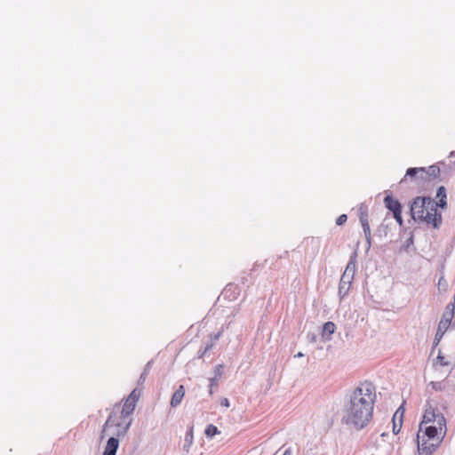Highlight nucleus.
<instances>
[{"mask_svg": "<svg viewBox=\"0 0 455 455\" xmlns=\"http://www.w3.org/2000/svg\"><path fill=\"white\" fill-rule=\"evenodd\" d=\"M430 386L432 387V388L435 391H443L444 389V385L443 382H435V381H432L430 383Z\"/></svg>", "mask_w": 455, "mask_h": 455, "instance_id": "obj_18", "label": "nucleus"}, {"mask_svg": "<svg viewBox=\"0 0 455 455\" xmlns=\"http://www.w3.org/2000/svg\"><path fill=\"white\" fill-rule=\"evenodd\" d=\"M357 213L360 223L363 227L364 236L367 242L370 243L371 239V228L369 223V211L365 204H361L357 208Z\"/></svg>", "mask_w": 455, "mask_h": 455, "instance_id": "obj_7", "label": "nucleus"}, {"mask_svg": "<svg viewBox=\"0 0 455 455\" xmlns=\"http://www.w3.org/2000/svg\"><path fill=\"white\" fill-rule=\"evenodd\" d=\"M376 398L374 384L368 380L360 382L348 395L343 422L355 430L365 428L373 419Z\"/></svg>", "mask_w": 455, "mask_h": 455, "instance_id": "obj_1", "label": "nucleus"}, {"mask_svg": "<svg viewBox=\"0 0 455 455\" xmlns=\"http://www.w3.org/2000/svg\"><path fill=\"white\" fill-rule=\"evenodd\" d=\"M451 364V360L448 356L443 355L439 352L434 365L443 367V366H450Z\"/></svg>", "mask_w": 455, "mask_h": 455, "instance_id": "obj_13", "label": "nucleus"}, {"mask_svg": "<svg viewBox=\"0 0 455 455\" xmlns=\"http://www.w3.org/2000/svg\"><path fill=\"white\" fill-rule=\"evenodd\" d=\"M411 216L416 220H421L434 228L442 223V215L437 212V203L429 197H417L411 207Z\"/></svg>", "mask_w": 455, "mask_h": 455, "instance_id": "obj_4", "label": "nucleus"}, {"mask_svg": "<svg viewBox=\"0 0 455 455\" xmlns=\"http://www.w3.org/2000/svg\"><path fill=\"white\" fill-rule=\"evenodd\" d=\"M436 196L439 198V203H437V207L440 206L444 208L446 206V191L444 187H440L437 190Z\"/></svg>", "mask_w": 455, "mask_h": 455, "instance_id": "obj_14", "label": "nucleus"}, {"mask_svg": "<svg viewBox=\"0 0 455 455\" xmlns=\"http://www.w3.org/2000/svg\"><path fill=\"white\" fill-rule=\"evenodd\" d=\"M215 384H216L215 379H211V389H210V394H211V395L212 394V386H214Z\"/></svg>", "mask_w": 455, "mask_h": 455, "instance_id": "obj_21", "label": "nucleus"}, {"mask_svg": "<svg viewBox=\"0 0 455 455\" xmlns=\"http://www.w3.org/2000/svg\"><path fill=\"white\" fill-rule=\"evenodd\" d=\"M119 437L111 435L107 442L103 455H116L119 446Z\"/></svg>", "mask_w": 455, "mask_h": 455, "instance_id": "obj_10", "label": "nucleus"}, {"mask_svg": "<svg viewBox=\"0 0 455 455\" xmlns=\"http://www.w3.org/2000/svg\"><path fill=\"white\" fill-rule=\"evenodd\" d=\"M406 176L411 177V178H417L420 181H427V169L420 167V168H409L406 172Z\"/></svg>", "mask_w": 455, "mask_h": 455, "instance_id": "obj_9", "label": "nucleus"}, {"mask_svg": "<svg viewBox=\"0 0 455 455\" xmlns=\"http://www.w3.org/2000/svg\"><path fill=\"white\" fill-rule=\"evenodd\" d=\"M204 433L208 437H212L217 434H220V431L216 426L210 424L207 426Z\"/></svg>", "mask_w": 455, "mask_h": 455, "instance_id": "obj_17", "label": "nucleus"}, {"mask_svg": "<svg viewBox=\"0 0 455 455\" xmlns=\"http://www.w3.org/2000/svg\"><path fill=\"white\" fill-rule=\"evenodd\" d=\"M419 425H431L439 428H447V420L443 413L440 411L437 401L434 399L427 401Z\"/></svg>", "mask_w": 455, "mask_h": 455, "instance_id": "obj_5", "label": "nucleus"}, {"mask_svg": "<svg viewBox=\"0 0 455 455\" xmlns=\"http://www.w3.org/2000/svg\"><path fill=\"white\" fill-rule=\"evenodd\" d=\"M385 206L393 212V216L399 225L403 224L402 207L398 200L388 195L384 198Z\"/></svg>", "mask_w": 455, "mask_h": 455, "instance_id": "obj_8", "label": "nucleus"}, {"mask_svg": "<svg viewBox=\"0 0 455 455\" xmlns=\"http://www.w3.org/2000/svg\"><path fill=\"white\" fill-rule=\"evenodd\" d=\"M393 433L395 435H397L402 427V422H403V412L399 414V410L395 411V413L393 416Z\"/></svg>", "mask_w": 455, "mask_h": 455, "instance_id": "obj_12", "label": "nucleus"}, {"mask_svg": "<svg viewBox=\"0 0 455 455\" xmlns=\"http://www.w3.org/2000/svg\"><path fill=\"white\" fill-rule=\"evenodd\" d=\"M446 434L447 428L419 425L418 432L419 455H432L441 446Z\"/></svg>", "mask_w": 455, "mask_h": 455, "instance_id": "obj_3", "label": "nucleus"}, {"mask_svg": "<svg viewBox=\"0 0 455 455\" xmlns=\"http://www.w3.org/2000/svg\"><path fill=\"white\" fill-rule=\"evenodd\" d=\"M454 316V305H448L445 308V311L443 314V316L438 323V328L435 333L434 345L437 346L440 340L442 339L443 334L449 329L451 320Z\"/></svg>", "mask_w": 455, "mask_h": 455, "instance_id": "obj_6", "label": "nucleus"}, {"mask_svg": "<svg viewBox=\"0 0 455 455\" xmlns=\"http://www.w3.org/2000/svg\"><path fill=\"white\" fill-rule=\"evenodd\" d=\"M427 181H430L431 180L436 179L439 176L440 169L435 165H431L427 169Z\"/></svg>", "mask_w": 455, "mask_h": 455, "instance_id": "obj_16", "label": "nucleus"}, {"mask_svg": "<svg viewBox=\"0 0 455 455\" xmlns=\"http://www.w3.org/2000/svg\"><path fill=\"white\" fill-rule=\"evenodd\" d=\"M335 330H336L335 323H332V322H327L323 326V333H322V335L323 337L328 335V338H330V336L335 332Z\"/></svg>", "mask_w": 455, "mask_h": 455, "instance_id": "obj_15", "label": "nucleus"}, {"mask_svg": "<svg viewBox=\"0 0 455 455\" xmlns=\"http://www.w3.org/2000/svg\"><path fill=\"white\" fill-rule=\"evenodd\" d=\"M141 396V389L134 388L130 395L123 400V404H116L108 417L102 431L101 439L107 435L116 437L124 436L132 423V414Z\"/></svg>", "mask_w": 455, "mask_h": 455, "instance_id": "obj_2", "label": "nucleus"}, {"mask_svg": "<svg viewBox=\"0 0 455 455\" xmlns=\"http://www.w3.org/2000/svg\"><path fill=\"white\" fill-rule=\"evenodd\" d=\"M283 455H291V451L290 450H286L284 451Z\"/></svg>", "mask_w": 455, "mask_h": 455, "instance_id": "obj_22", "label": "nucleus"}, {"mask_svg": "<svg viewBox=\"0 0 455 455\" xmlns=\"http://www.w3.org/2000/svg\"><path fill=\"white\" fill-rule=\"evenodd\" d=\"M347 220V217L346 214H341L340 216L338 217L337 220H336V223L337 225L340 226V225H343Z\"/></svg>", "mask_w": 455, "mask_h": 455, "instance_id": "obj_19", "label": "nucleus"}, {"mask_svg": "<svg viewBox=\"0 0 455 455\" xmlns=\"http://www.w3.org/2000/svg\"><path fill=\"white\" fill-rule=\"evenodd\" d=\"M220 404H221L223 407L228 408V407H229V405H230V404H229V400H228V398H223V399H221V401H220Z\"/></svg>", "mask_w": 455, "mask_h": 455, "instance_id": "obj_20", "label": "nucleus"}, {"mask_svg": "<svg viewBox=\"0 0 455 455\" xmlns=\"http://www.w3.org/2000/svg\"><path fill=\"white\" fill-rule=\"evenodd\" d=\"M185 395V387L184 386L180 385L176 391L173 393L172 399H171V406L172 407H177L182 402V399Z\"/></svg>", "mask_w": 455, "mask_h": 455, "instance_id": "obj_11", "label": "nucleus"}]
</instances>
